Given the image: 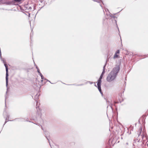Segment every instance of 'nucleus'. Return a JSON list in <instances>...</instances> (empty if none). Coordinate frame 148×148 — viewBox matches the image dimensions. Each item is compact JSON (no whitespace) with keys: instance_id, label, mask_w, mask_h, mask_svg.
Masks as SVG:
<instances>
[{"instance_id":"nucleus-1","label":"nucleus","mask_w":148,"mask_h":148,"mask_svg":"<svg viewBox=\"0 0 148 148\" xmlns=\"http://www.w3.org/2000/svg\"><path fill=\"white\" fill-rule=\"evenodd\" d=\"M119 70V65L115 66L108 75L106 78L107 81L108 82H111L114 80Z\"/></svg>"},{"instance_id":"nucleus-2","label":"nucleus","mask_w":148,"mask_h":148,"mask_svg":"<svg viewBox=\"0 0 148 148\" xmlns=\"http://www.w3.org/2000/svg\"><path fill=\"white\" fill-rule=\"evenodd\" d=\"M103 77V76L101 75H100L99 79L98 80L97 84L98 89L101 94H103V93L101 91V79H102Z\"/></svg>"},{"instance_id":"nucleus-3","label":"nucleus","mask_w":148,"mask_h":148,"mask_svg":"<svg viewBox=\"0 0 148 148\" xmlns=\"http://www.w3.org/2000/svg\"><path fill=\"white\" fill-rule=\"evenodd\" d=\"M3 63H4V65L6 68V86H7L8 85V66L6 64L5 61H3Z\"/></svg>"},{"instance_id":"nucleus-4","label":"nucleus","mask_w":148,"mask_h":148,"mask_svg":"<svg viewBox=\"0 0 148 148\" xmlns=\"http://www.w3.org/2000/svg\"><path fill=\"white\" fill-rule=\"evenodd\" d=\"M22 1V0H14L13 2L14 4L16 5H17L18 3H20Z\"/></svg>"},{"instance_id":"nucleus-5","label":"nucleus","mask_w":148,"mask_h":148,"mask_svg":"<svg viewBox=\"0 0 148 148\" xmlns=\"http://www.w3.org/2000/svg\"><path fill=\"white\" fill-rule=\"evenodd\" d=\"M106 66V64H105L103 67V70L102 72V73L103 74H104L105 72V67Z\"/></svg>"},{"instance_id":"nucleus-6","label":"nucleus","mask_w":148,"mask_h":148,"mask_svg":"<svg viewBox=\"0 0 148 148\" xmlns=\"http://www.w3.org/2000/svg\"><path fill=\"white\" fill-rule=\"evenodd\" d=\"M118 56H119L117 54H116V53H115L114 56V58H118Z\"/></svg>"},{"instance_id":"nucleus-7","label":"nucleus","mask_w":148,"mask_h":148,"mask_svg":"<svg viewBox=\"0 0 148 148\" xmlns=\"http://www.w3.org/2000/svg\"><path fill=\"white\" fill-rule=\"evenodd\" d=\"M40 105V103L38 104V101H36V109L37 108L39 107Z\"/></svg>"},{"instance_id":"nucleus-8","label":"nucleus","mask_w":148,"mask_h":148,"mask_svg":"<svg viewBox=\"0 0 148 148\" xmlns=\"http://www.w3.org/2000/svg\"><path fill=\"white\" fill-rule=\"evenodd\" d=\"M37 69L38 72L39 73L40 72L39 69H38L37 67H36Z\"/></svg>"},{"instance_id":"nucleus-9","label":"nucleus","mask_w":148,"mask_h":148,"mask_svg":"<svg viewBox=\"0 0 148 148\" xmlns=\"http://www.w3.org/2000/svg\"><path fill=\"white\" fill-rule=\"evenodd\" d=\"M41 79H42V80H41V81L42 82L43 81V79H44V77H43V76L42 75V76H41Z\"/></svg>"},{"instance_id":"nucleus-10","label":"nucleus","mask_w":148,"mask_h":148,"mask_svg":"<svg viewBox=\"0 0 148 148\" xmlns=\"http://www.w3.org/2000/svg\"><path fill=\"white\" fill-rule=\"evenodd\" d=\"M119 52H120L119 50H117L116 51V54H119Z\"/></svg>"},{"instance_id":"nucleus-11","label":"nucleus","mask_w":148,"mask_h":148,"mask_svg":"<svg viewBox=\"0 0 148 148\" xmlns=\"http://www.w3.org/2000/svg\"><path fill=\"white\" fill-rule=\"evenodd\" d=\"M39 74H40V75L41 76V77L43 75H42V74L41 73H39Z\"/></svg>"},{"instance_id":"nucleus-12","label":"nucleus","mask_w":148,"mask_h":148,"mask_svg":"<svg viewBox=\"0 0 148 148\" xmlns=\"http://www.w3.org/2000/svg\"><path fill=\"white\" fill-rule=\"evenodd\" d=\"M40 2H42V0H39Z\"/></svg>"},{"instance_id":"nucleus-13","label":"nucleus","mask_w":148,"mask_h":148,"mask_svg":"<svg viewBox=\"0 0 148 148\" xmlns=\"http://www.w3.org/2000/svg\"><path fill=\"white\" fill-rule=\"evenodd\" d=\"M104 74H103L102 73L101 74V75L103 76V75Z\"/></svg>"},{"instance_id":"nucleus-14","label":"nucleus","mask_w":148,"mask_h":148,"mask_svg":"<svg viewBox=\"0 0 148 148\" xmlns=\"http://www.w3.org/2000/svg\"><path fill=\"white\" fill-rule=\"evenodd\" d=\"M110 107H112V105L111 104L110 105Z\"/></svg>"},{"instance_id":"nucleus-15","label":"nucleus","mask_w":148,"mask_h":148,"mask_svg":"<svg viewBox=\"0 0 148 148\" xmlns=\"http://www.w3.org/2000/svg\"><path fill=\"white\" fill-rule=\"evenodd\" d=\"M107 102H108V103H109V102L108 101H107Z\"/></svg>"},{"instance_id":"nucleus-16","label":"nucleus","mask_w":148,"mask_h":148,"mask_svg":"<svg viewBox=\"0 0 148 148\" xmlns=\"http://www.w3.org/2000/svg\"><path fill=\"white\" fill-rule=\"evenodd\" d=\"M6 122V121H5V123Z\"/></svg>"},{"instance_id":"nucleus-17","label":"nucleus","mask_w":148,"mask_h":148,"mask_svg":"<svg viewBox=\"0 0 148 148\" xmlns=\"http://www.w3.org/2000/svg\"><path fill=\"white\" fill-rule=\"evenodd\" d=\"M140 131H141V129H140Z\"/></svg>"},{"instance_id":"nucleus-18","label":"nucleus","mask_w":148,"mask_h":148,"mask_svg":"<svg viewBox=\"0 0 148 148\" xmlns=\"http://www.w3.org/2000/svg\"><path fill=\"white\" fill-rule=\"evenodd\" d=\"M114 103H116V102H114Z\"/></svg>"},{"instance_id":"nucleus-19","label":"nucleus","mask_w":148,"mask_h":148,"mask_svg":"<svg viewBox=\"0 0 148 148\" xmlns=\"http://www.w3.org/2000/svg\"><path fill=\"white\" fill-rule=\"evenodd\" d=\"M147 146H148V144H147Z\"/></svg>"}]
</instances>
